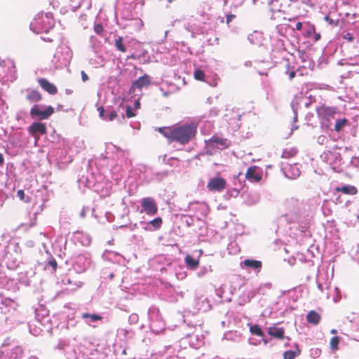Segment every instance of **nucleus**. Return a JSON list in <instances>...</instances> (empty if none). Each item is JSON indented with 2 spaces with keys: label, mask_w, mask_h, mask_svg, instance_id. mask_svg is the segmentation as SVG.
I'll list each match as a JSON object with an SVG mask.
<instances>
[{
  "label": "nucleus",
  "mask_w": 359,
  "mask_h": 359,
  "mask_svg": "<svg viewBox=\"0 0 359 359\" xmlns=\"http://www.w3.org/2000/svg\"><path fill=\"white\" fill-rule=\"evenodd\" d=\"M197 126L194 123H187L175 127H160L156 129L166 137L170 142H178L187 144L196 134Z\"/></svg>",
  "instance_id": "obj_1"
},
{
  "label": "nucleus",
  "mask_w": 359,
  "mask_h": 359,
  "mask_svg": "<svg viewBox=\"0 0 359 359\" xmlns=\"http://www.w3.org/2000/svg\"><path fill=\"white\" fill-rule=\"evenodd\" d=\"M316 112L321 127L329 129L332 125V119L337 114V108L323 104L316 108Z\"/></svg>",
  "instance_id": "obj_2"
},
{
  "label": "nucleus",
  "mask_w": 359,
  "mask_h": 359,
  "mask_svg": "<svg viewBox=\"0 0 359 359\" xmlns=\"http://www.w3.org/2000/svg\"><path fill=\"white\" fill-rule=\"evenodd\" d=\"M51 26L50 19L46 14H38L30 24L32 30L37 34L48 32Z\"/></svg>",
  "instance_id": "obj_3"
},
{
  "label": "nucleus",
  "mask_w": 359,
  "mask_h": 359,
  "mask_svg": "<svg viewBox=\"0 0 359 359\" xmlns=\"http://www.w3.org/2000/svg\"><path fill=\"white\" fill-rule=\"evenodd\" d=\"M41 107H43V106L38 104L32 106L29 112L30 116L32 118L38 120L48 119L55 111L54 108L52 106H47L43 110H41Z\"/></svg>",
  "instance_id": "obj_4"
},
{
  "label": "nucleus",
  "mask_w": 359,
  "mask_h": 359,
  "mask_svg": "<svg viewBox=\"0 0 359 359\" xmlns=\"http://www.w3.org/2000/svg\"><path fill=\"white\" fill-rule=\"evenodd\" d=\"M142 210L140 212H145L147 215L154 216L158 212V205L156 201L151 197L143 198L141 201Z\"/></svg>",
  "instance_id": "obj_5"
},
{
  "label": "nucleus",
  "mask_w": 359,
  "mask_h": 359,
  "mask_svg": "<svg viewBox=\"0 0 359 359\" xmlns=\"http://www.w3.org/2000/svg\"><path fill=\"white\" fill-rule=\"evenodd\" d=\"M28 132L33 136L36 141L39 140L40 136L47 133L46 125L41 122H34L28 128Z\"/></svg>",
  "instance_id": "obj_6"
},
{
  "label": "nucleus",
  "mask_w": 359,
  "mask_h": 359,
  "mask_svg": "<svg viewBox=\"0 0 359 359\" xmlns=\"http://www.w3.org/2000/svg\"><path fill=\"white\" fill-rule=\"evenodd\" d=\"M226 187V180L221 177L211 178L207 184V189L210 191H222Z\"/></svg>",
  "instance_id": "obj_7"
},
{
  "label": "nucleus",
  "mask_w": 359,
  "mask_h": 359,
  "mask_svg": "<svg viewBox=\"0 0 359 359\" xmlns=\"http://www.w3.org/2000/svg\"><path fill=\"white\" fill-rule=\"evenodd\" d=\"M245 178L252 182H259L262 179V171L257 165L250 166L245 172Z\"/></svg>",
  "instance_id": "obj_8"
},
{
  "label": "nucleus",
  "mask_w": 359,
  "mask_h": 359,
  "mask_svg": "<svg viewBox=\"0 0 359 359\" xmlns=\"http://www.w3.org/2000/svg\"><path fill=\"white\" fill-rule=\"evenodd\" d=\"M38 83L46 92L50 95H55L57 93V87L45 78H39L37 79Z\"/></svg>",
  "instance_id": "obj_9"
},
{
  "label": "nucleus",
  "mask_w": 359,
  "mask_h": 359,
  "mask_svg": "<svg viewBox=\"0 0 359 359\" xmlns=\"http://www.w3.org/2000/svg\"><path fill=\"white\" fill-rule=\"evenodd\" d=\"M26 100L29 103H36L42 100V94L36 89H27L26 90Z\"/></svg>",
  "instance_id": "obj_10"
},
{
  "label": "nucleus",
  "mask_w": 359,
  "mask_h": 359,
  "mask_svg": "<svg viewBox=\"0 0 359 359\" xmlns=\"http://www.w3.org/2000/svg\"><path fill=\"white\" fill-rule=\"evenodd\" d=\"M209 146H213L214 144H217L221 147L222 149H225L229 147V142L227 139L221 138L218 136H212L207 142Z\"/></svg>",
  "instance_id": "obj_11"
},
{
  "label": "nucleus",
  "mask_w": 359,
  "mask_h": 359,
  "mask_svg": "<svg viewBox=\"0 0 359 359\" xmlns=\"http://www.w3.org/2000/svg\"><path fill=\"white\" fill-rule=\"evenodd\" d=\"M150 84L151 79L149 76L144 74V76L139 77L138 79L133 83V87L142 89L143 87L149 86Z\"/></svg>",
  "instance_id": "obj_12"
},
{
  "label": "nucleus",
  "mask_w": 359,
  "mask_h": 359,
  "mask_svg": "<svg viewBox=\"0 0 359 359\" xmlns=\"http://www.w3.org/2000/svg\"><path fill=\"white\" fill-rule=\"evenodd\" d=\"M306 319L308 323L317 325L321 320V316L316 311L312 310L308 312Z\"/></svg>",
  "instance_id": "obj_13"
},
{
  "label": "nucleus",
  "mask_w": 359,
  "mask_h": 359,
  "mask_svg": "<svg viewBox=\"0 0 359 359\" xmlns=\"http://www.w3.org/2000/svg\"><path fill=\"white\" fill-rule=\"evenodd\" d=\"M335 191L347 195H355L358 193L357 188L352 185H344L341 187H337L335 188Z\"/></svg>",
  "instance_id": "obj_14"
},
{
  "label": "nucleus",
  "mask_w": 359,
  "mask_h": 359,
  "mask_svg": "<svg viewBox=\"0 0 359 359\" xmlns=\"http://www.w3.org/2000/svg\"><path fill=\"white\" fill-rule=\"evenodd\" d=\"M268 334L275 338L279 339H283L285 334V329L283 327H269L268 330Z\"/></svg>",
  "instance_id": "obj_15"
},
{
  "label": "nucleus",
  "mask_w": 359,
  "mask_h": 359,
  "mask_svg": "<svg viewBox=\"0 0 359 359\" xmlns=\"http://www.w3.org/2000/svg\"><path fill=\"white\" fill-rule=\"evenodd\" d=\"M242 264L244 266L251 268L255 270L260 269L262 266V263L261 261L250 259H245Z\"/></svg>",
  "instance_id": "obj_16"
},
{
  "label": "nucleus",
  "mask_w": 359,
  "mask_h": 359,
  "mask_svg": "<svg viewBox=\"0 0 359 359\" xmlns=\"http://www.w3.org/2000/svg\"><path fill=\"white\" fill-rule=\"evenodd\" d=\"M187 266L189 269L194 270L198 268L199 265V260L194 259L191 255H187L184 259Z\"/></svg>",
  "instance_id": "obj_17"
},
{
  "label": "nucleus",
  "mask_w": 359,
  "mask_h": 359,
  "mask_svg": "<svg viewBox=\"0 0 359 359\" xmlns=\"http://www.w3.org/2000/svg\"><path fill=\"white\" fill-rule=\"evenodd\" d=\"M348 120L346 118L337 119L334 125V130L340 132L346 126L348 125Z\"/></svg>",
  "instance_id": "obj_18"
},
{
  "label": "nucleus",
  "mask_w": 359,
  "mask_h": 359,
  "mask_svg": "<svg viewBox=\"0 0 359 359\" xmlns=\"http://www.w3.org/2000/svg\"><path fill=\"white\" fill-rule=\"evenodd\" d=\"M250 332L253 335L260 337H264V332L262 331V328L258 325H250Z\"/></svg>",
  "instance_id": "obj_19"
},
{
  "label": "nucleus",
  "mask_w": 359,
  "mask_h": 359,
  "mask_svg": "<svg viewBox=\"0 0 359 359\" xmlns=\"http://www.w3.org/2000/svg\"><path fill=\"white\" fill-rule=\"evenodd\" d=\"M114 46L121 53H125L126 51L122 36H118L117 39H116L114 41Z\"/></svg>",
  "instance_id": "obj_20"
},
{
  "label": "nucleus",
  "mask_w": 359,
  "mask_h": 359,
  "mask_svg": "<svg viewBox=\"0 0 359 359\" xmlns=\"http://www.w3.org/2000/svg\"><path fill=\"white\" fill-rule=\"evenodd\" d=\"M339 341H340V338L339 337H332L330 342V348L332 351L338 350Z\"/></svg>",
  "instance_id": "obj_21"
},
{
  "label": "nucleus",
  "mask_w": 359,
  "mask_h": 359,
  "mask_svg": "<svg viewBox=\"0 0 359 359\" xmlns=\"http://www.w3.org/2000/svg\"><path fill=\"white\" fill-rule=\"evenodd\" d=\"M194 77L196 80L203 81L205 80V73L203 70L197 69L194 72Z\"/></svg>",
  "instance_id": "obj_22"
},
{
  "label": "nucleus",
  "mask_w": 359,
  "mask_h": 359,
  "mask_svg": "<svg viewBox=\"0 0 359 359\" xmlns=\"http://www.w3.org/2000/svg\"><path fill=\"white\" fill-rule=\"evenodd\" d=\"M94 32L99 36H102L104 32V28L101 23H95L93 26Z\"/></svg>",
  "instance_id": "obj_23"
},
{
  "label": "nucleus",
  "mask_w": 359,
  "mask_h": 359,
  "mask_svg": "<svg viewBox=\"0 0 359 359\" xmlns=\"http://www.w3.org/2000/svg\"><path fill=\"white\" fill-rule=\"evenodd\" d=\"M149 223L154 227L155 229H158L161 227L163 223V219L161 217H158L152 219Z\"/></svg>",
  "instance_id": "obj_24"
},
{
  "label": "nucleus",
  "mask_w": 359,
  "mask_h": 359,
  "mask_svg": "<svg viewBox=\"0 0 359 359\" xmlns=\"http://www.w3.org/2000/svg\"><path fill=\"white\" fill-rule=\"evenodd\" d=\"M297 151L294 149H290V150L285 149L283 152V158H291L295 156Z\"/></svg>",
  "instance_id": "obj_25"
},
{
  "label": "nucleus",
  "mask_w": 359,
  "mask_h": 359,
  "mask_svg": "<svg viewBox=\"0 0 359 359\" xmlns=\"http://www.w3.org/2000/svg\"><path fill=\"white\" fill-rule=\"evenodd\" d=\"M82 318H90V319L92 320V321H97V320H100L102 319V317L97 314H90V313H84L82 314Z\"/></svg>",
  "instance_id": "obj_26"
},
{
  "label": "nucleus",
  "mask_w": 359,
  "mask_h": 359,
  "mask_svg": "<svg viewBox=\"0 0 359 359\" xmlns=\"http://www.w3.org/2000/svg\"><path fill=\"white\" fill-rule=\"evenodd\" d=\"M126 116L128 118L135 117L136 116V113L134 111L133 109L130 106H126Z\"/></svg>",
  "instance_id": "obj_27"
},
{
  "label": "nucleus",
  "mask_w": 359,
  "mask_h": 359,
  "mask_svg": "<svg viewBox=\"0 0 359 359\" xmlns=\"http://www.w3.org/2000/svg\"><path fill=\"white\" fill-rule=\"evenodd\" d=\"M296 356V353L293 351H287L283 354L284 359H294Z\"/></svg>",
  "instance_id": "obj_28"
},
{
  "label": "nucleus",
  "mask_w": 359,
  "mask_h": 359,
  "mask_svg": "<svg viewBox=\"0 0 359 359\" xmlns=\"http://www.w3.org/2000/svg\"><path fill=\"white\" fill-rule=\"evenodd\" d=\"M48 265L51 266L53 271H56V269L57 268V263L56 260L54 259H50L48 262Z\"/></svg>",
  "instance_id": "obj_29"
},
{
  "label": "nucleus",
  "mask_w": 359,
  "mask_h": 359,
  "mask_svg": "<svg viewBox=\"0 0 359 359\" xmlns=\"http://www.w3.org/2000/svg\"><path fill=\"white\" fill-rule=\"evenodd\" d=\"M117 112L115 110H111L109 113V117H108V120L110 121H112L114 120L115 118L117 117Z\"/></svg>",
  "instance_id": "obj_30"
},
{
  "label": "nucleus",
  "mask_w": 359,
  "mask_h": 359,
  "mask_svg": "<svg viewBox=\"0 0 359 359\" xmlns=\"http://www.w3.org/2000/svg\"><path fill=\"white\" fill-rule=\"evenodd\" d=\"M343 36V38H344V39H346L347 41H350V42L353 41V39H354V38H353V36L352 34H351V33H349V32H347V33H346V34H343V36Z\"/></svg>",
  "instance_id": "obj_31"
},
{
  "label": "nucleus",
  "mask_w": 359,
  "mask_h": 359,
  "mask_svg": "<svg viewBox=\"0 0 359 359\" xmlns=\"http://www.w3.org/2000/svg\"><path fill=\"white\" fill-rule=\"evenodd\" d=\"M97 111L99 112V115L102 118H105V110L102 106H100L97 108Z\"/></svg>",
  "instance_id": "obj_32"
},
{
  "label": "nucleus",
  "mask_w": 359,
  "mask_h": 359,
  "mask_svg": "<svg viewBox=\"0 0 359 359\" xmlns=\"http://www.w3.org/2000/svg\"><path fill=\"white\" fill-rule=\"evenodd\" d=\"M235 18H236V15L233 14L226 15V24L229 25L232 21V20L234 19Z\"/></svg>",
  "instance_id": "obj_33"
},
{
  "label": "nucleus",
  "mask_w": 359,
  "mask_h": 359,
  "mask_svg": "<svg viewBox=\"0 0 359 359\" xmlns=\"http://www.w3.org/2000/svg\"><path fill=\"white\" fill-rule=\"evenodd\" d=\"M17 195H18V196L19 197V198L20 200H22V201L24 200V198H25V192H24L23 190H22V189L18 190V192H17Z\"/></svg>",
  "instance_id": "obj_34"
},
{
  "label": "nucleus",
  "mask_w": 359,
  "mask_h": 359,
  "mask_svg": "<svg viewBox=\"0 0 359 359\" xmlns=\"http://www.w3.org/2000/svg\"><path fill=\"white\" fill-rule=\"evenodd\" d=\"M81 79L83 82H86L88 80V76L84 71H81Z\"/></svg>",
  "instance_id": "obj_35"
},
{
  "label": "nucleus",
  "mask_w": 359,
  "mask_h": 359,
  "mask_svg": "<svg viewBox=\"0 0 359 359\" xmlns=\"http://www.w3.org/2000/svg\"><path fill=\"white\" fill-rule=\"evenodd\" d=\"M320 37H321V36L319 33L314 32L313 38L316 41H318L320 39Z\"/></svg>",
  "instance_id": "obj_36"
},
{
  "label": "nucleus",
  "mask_w": 359,
  "mask_h": 359,
  "mask_svg": "<svg viewBox=\"0 0 359 359\" xmlns=\"http://www.w3.org/2000/svg\"><path fill=\"white\" fill-rule=\"evenodd\" d=\"M302 29V23L301 22H298L296 24V29L297 30H301Z\"/></svg>",
  "instance_id": "obj_37"
},
{
  "label": "nucleus",
  "mask_w": 359,
  "mask_h": 359,
  "mask_svg": "<svg viewBox=\"0 0 359 359\" xmlns=\"http://www.w3.org/2000/svg\"><path fill=\"white\" fill-rule=\"evenodd\" d=\"M296 75V73L294 71H291L290 73H289V78L290 79H292Z\"/></svg>",
  "instance_id": "obj_38"
},
{
  "label": "nucleus",
  "mask_w": 359,
  "mask_h": 359,
  "mask_svg": "<svg viewBox=\"0 0 359 359\" xmlns=\"http://www.w3.org/2000/svg\"><path fill=\"white\" fill-rule=\"evenodd\" d=\"M135 108L136 109H140V102L138 100H136V101L135 102Z\"/></svg>",
  "instance_id": "obj_39"
},
{
  "label": "nucleus",
  "mask_w": 359,
  "mask_h": 359,
  "mask_svg": "<svg viewBox=\"0 0 359 359\" xmlns=\"http://www.w3.org/2000/svg\"><path fill=\"white\" fill-rule=\"evenodd\" d=\"M4 163V158L1 153H0V166L2 165Z\"/></svg>",
  "instance_id": "obj_40"
},
{
  "label": "nucleus",
  "mask_w": 359,
  "mask_h": 359,
  "mask_svg": "<svg viewBox=\"0 0 359 359\" xmlns=\"http://www.w3.org/2000/svg\"><path fill=\"white\" fill-rule=\"evenodd\" d=\"M325 20L327 21H329L330 24H333L334 23V20H332V19H330L328 17H325Z\"/></svg>",
  "instance_id": "obj_41"
},
{
  "label": "nucleus",
  "mask_w": 359,
  "mask_h": 359,
  "mask_svg": "<svg viewBox=\"0 0 359 359\" xmlns=\"http://www.w3.org/2000/svg\"><path fill=\"white\" fill-rule=\"evenodd\" d=\"M337 332V330H335V329H332L330 330V333L332 334H334Z\"/></svg>",
  "instance_id": "obj_42"
},
{
  "label": "nucleus",
  "mask_w": 359,
  "mask_h": 359,
  "mask_svg": "<svg viewBox=\"0 0 359 359\" xmlns=\"http://www.w3.org/2000/svg\"><path fill=\"white\" fill-rule=\"evenodd\" d=\"M109 278H110V279H113V278H114V274L111 273H110V274H109Z\"/></svg>",
  "instance_id": "obj_43"
}]
</instances>
